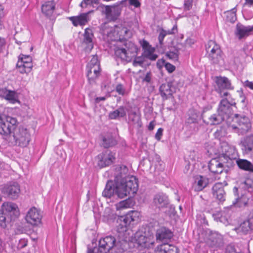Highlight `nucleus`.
<instances>
[{"label": "nucleus", "mask_w": 253, "mask_h": 253, "mask_svg": "<svg viewBox=\"0 0 253 253\" xmlns=\"http://www.w3.org/2000/svg\"><path fill=\"white\" fill-rule=\"evenodd\" d=\"M253 31V25L245 26L240 23L237 24L235 31V35L239 40L247 37Z\"/></svg>", "instance_id": "23"}, {"label": "nucleus", "mask_w": 253, "mask_h": 253, "mask_svg": "<svg viewBox=\"0 0 253 253\" xmlns=\"http://www.w3.org/2000/svg\"><path fill=\"white\" fill-rule=\"evenodd\" d=\"M133 201L132 199L127 198L125 200L122 201L116 205V209L121 210L123 209L129 208L133 205Z\"/></svg>", "instance_id": "43"}, {"label": "nucleus", "mask_w": 253, "mask_h": 253, "mask_svg": "<svg viewBox=\"0 0 253 253\" xmlns=\"http://www.w3.org/2000/svg\"><path fill=\"white\" fill-rule=\"evenodd\" d=\"M114 193L116 194V186H113L112 181H108L102 192V195L106 198H110Z\"/></svg>", "instance_id": "40"}, {"label": "nucleus", "mask_w": 253, "mask_h": 253, "mask_svg": "<svg viewBox=\"0 0 253 253\" xmlns=\"http://www.w3.org/2000/svg\"><path fill=\"white\" fill-rule=\"evenodd\" d=\"M42 215L41 211L35 207L31 208L28 211L25 219L32 225H38L41 223Z\"/></svg>", "instance_id": "14"}, {"label": "nucleus", "mask_w": 253, "mask_h": 253, "mask_svg": "<svg viewBox=\"0 0 253 253\" xmlns=\"http://www.w3.org/2000/svg\"><path fill=\"white\" fill-rule=\"evenodd\" d=\"M55 3L53 1H48L42 4V10L46 16H50L55 9Z\"/></svg>", "instance_id": "36"}, {"label": "nucleus", "mask_w": 253, "mask_h": 253, "mask_svg": "<svg viewBox=\"0 0 253 253\" xmlns=\"http://www.w3.org/2000/svg\"><path fill=\"white\" fill-rule=\"evenodd\" d=\"M163 129L162 128H159L156 134H155V138L158 140H160L161 138V136H162L163 135Z\"/></svg>", "instance_id": "59"}, {"label": "nucleus", "mask_w": 253, "mask_h": 253, "mask_svg": "<svg viewBox=\"0 0 253 253\" xmlns=\"http://www.w3.org/2000/svg\"><path fill=\"white\" fill-rule=\"evenodd\" d=\"M225 253H240L236 251L235 247L231 245H228L226 248Z\"/></svg>", "instance_id": "56"}, {"label": "nucleus", "mask_w": 253, "mask_h": 253, "mask_svg": "<svg viewBox=\"0 0 253 253\" xmlns=\"http://www.w3.org/2000/svg\"><path fill=\"white\" fill-rule=\"evenodd\" d=\"M155 123L154 121H151L148 126V129L149 130H152L154 128Z\"/></svg>", "instance_id": "64"}, {"label": "nucleus", "mask_w": 253, "mask_h": 253, "mask_svg": "<svg viewBox=\"0 0 253 253\" xmlns=\"http://www.w3.org/2000/svg\"><path fill=\"white\" fill-rule=\"evenodd\" d=\"M208 243L212 248H219L223 245V237L221 235L216 232H211L209 235Z\"/></svg>", "instance_id": "25"}, {"label": "nucleus", "mask_w": 253, "mask_h": 253, "mask_svg": "<svg viewBox=\"0 0 253 253\" xmlns=\"http://www.w3.org/2000/svg\"><path fill=\"white\" fill-rule=\"evenodd\" d=\"M11 220L10 216H7L6 214H3L2 212L0 214V226L1 227L5 228L7 223Z\"/></svg>", "instance_id": "48"}, {"label": "nucleus", "mask_w": 253, "mask_h": 253, "mask_svg": "<svg viewBox=\"0 0 253 253\" xmlns=\"http://www.w3.org/2000/svg\"><path fill=\"white\" fill-rule=\"evenodd\" d=\"M98 165L104 168L113 164L115 160L114 154L109 150H106L98 156Z\"/></svg>", "instance_id": "17"}, {"label": "nucleus", "mask_w": 253, "mask_h": 253, "mask_svg": "<svg viewBox=\"0 0 253 253\" xmlns=\"http://www.w3.org/2000/svg\"><path fill=\"white\" fill-rule=\"evenodd\" d=\"M175 87L172 85V83L170 82L163 84L159 87L160 95L164 100L172 97L173 93L175 92Z\"/></svg>", "instance_id": "21"}, {"label": "nucleus", "mask_w": 253, "mask_h": 253, "mask_svg": "<svg viewBox=\"0 0 253 253\" xmlns=\"http://www.w3.org/2000/svg\"><path fill=\"white\" fill-rule=\"evenodd\" d=\"M165 67L166 70L169 73L173 72L175 69V66L169 63H166L165 65Z\"/></svg>", "instance_id": "57"}, {"label": "nucleus", "mask_w": 253, "mask_h": 253, "mask_svg": "<svg viewBox=\"0 0 253 253\" xmlns=\"http://www.w3.org/2000/svg\"><path fill=\"white\" fill-rule=\"evenodd\" d=\"M70 20L75 26L84 25L88 22L87 13H83L78 16L71 17Z\"/></svg>", "instance_id": "32"}, {"label": "nucleus", "mask_w": 253, "mask_h": 253, "mask_svg": "<svg viewBox=\"0 0 253 253\" xmlns=\"http://www.w3.org/2000/svg\"><path fill=\"white\" fill-rule=\"evenodd\" d=\"M114 181L116 186L121 184L123 182L131 175L129 174V170L127 167L125 165L117 166L115 169Z\"/></svg>", "instance_id": "11"}, {"label": "nucleus", "mask_w": 253, "mask_h": 253, "mask_svg": "<svg viewBox=\"0 0 253 253\" xmlns=\"http://www.w3.org/2000/svg\"><path fill=\"white\" fill-rule=\"evenodd\" d=\"M93 37V34L92 31L90 28H86L84 34L83 43L87 45V48L91 50L93 47L92 43V38Z\"/></svg>", "instance_id": "30"}, {"label": "nucleus", "mask_w": 253, "mask_h": 253, "mask_svg": "<svg viewBox=\"0 0 253 253\" xmlns=\"http://www.w3.org/2000/svg\"><path fill=\"white\" fill-rule=\"evenodd\" d=\"M239 231L246 234L253 231V224L251 219H248L242 223L238 228Z\"/></svg>", "instance_id": "38"}, {"label": "nucleus", "mask_w": 253, "mask_h": 253, "mask_svg": "<svg viewBox=\"0 0 253 253\" xmlns=\"http://www.w3.org/2000/svg\"><path fill=\"white\" fill-rule=\"evenodd\" d=\"M92 4L90 0H83L80 3V6L82 8H85L88 5Z\"/></svg>", "instance_id": "58"}, {"label": "nucleus", "mask_w": 253, "mask_h": 253, "mask_svg": "<svg viewBox=\"0 0 253 253\" xmlns=\"http://www.w3.org/2000/svg\"><path fill=\"white\" fill-rule=\"evenodd\" d=\"M225 163L220 157L212 159L209 163V169L213 173H221L224 169Z\"/></svg>", "instance_id": "19"}, {"label": "nucleus", "mask_w": 253, "mask_h": 253, "mask_svg": "<svg viewBox=\"0 0 253 253\" xmlns=\"http://www.w3.org/2000/svg\"><path fill=\"white\" fill-rule=\"evenodd\" d=\"M137 212L132 211L130 213L126 214V216H121L118 220L117 222V231L122 235L127 230V226L132 222L135 220L133 218V215L136 214Z\"/></svg>", "instance_id": "12"}, {"label": "nucleus", "mask_w": 253, "mask_h": 253, "mask_svg": "<svg viewBox=\"0 0 253 253\" xmlns=\"http://www.w3.org/2000/svg\"><path fill=\"white\" fill-rule=\"evenodd\" d=\"M30 140V135L26 128L19 127L15 129L7 142L10 145L26 147Z\"/></svg>", "instance_id": "3"}, {"label": "nucleus", "mask_w": 253, "mask_h": 253, "mask_svg": "<svg viewBox=\"0 0 253 253\" xmlns=\"http://www.w3.org/2000/svg\"><path fill=\"white\" fill-rule=\"evenodd\" d=\"M193 0H185L184 9L185 10H189L192 7Z\"/></svg>", "instance_id": "54"}, {"label": "nucleus", "mask_w": 253, "mask_h": 253, "mask_svg": "<svg viewBox=\"0 0 253 253\" xmlns=\"http://www.w3.org/2000/svg\"><path fill=\"white\" fill-rule=\"evenodd\" d=\"M157 250L161 253H178V250L176 247L170 245L166 247V245H161L157 247Z\"/></svg>", "instance_id": "41"}, {"label": "nucleus", "mask_w": 253, "mask_h": 253, "mask_svg": "<svg viewBox=\"0 0 253 253\" xmlns=\"http://www.w3.org/2000/svg\"><path fill=\"white\" fill-rule=\"evenodd\" d=\"M20 188L18 184L13 182L8 185L5 188V192L9 197L12 199H16L19 196L20 193Z\"/></svg>", "instance_id": "28"}, {"label": "nucleus", "mask_w": 253, "mask_h": 253, "mask_svg": "<svg viewBox=\"0 0 253 253\" xmlns=\"http://www.w3.org/2000/svg\"><path fill=\"white\" fill-rule=\"evenodd\" d=\"M2 212L14 220L19 215V210L16 204L11 202H5L2 205Z\"/></svg>", "instance_id": "16"}, {"label": "nucleus", "mask_w": 253, "mask_h": 253, "mask_svg": "<svg viewBox=\"0 0 253 253\" xmlns=\"http://www.w3.org/2000/svg\"><path fill=\"white\" fill-rule=\"evenodd\" d=\"M16 67L20 73L28 74L32 70L33 64L32 63H24L23 60H18L16 64Z\"/></svg>", "instance_id": "33"}, {"label": "nucleus", "mask_w": 253, "mask_h": 253, "mask_svg": "<svg viewBox=\"0 0 253 253\" xmlns=\"http://www.w3.org/2000/svg\"><path fill=\"white\" fill-rule=\"evenodd\" d=\"M187 123L189 124L195 123L197 122L199 114L194 110H190L188 112Z\"/></svg>", "instance_id": "45"}, {"label": "nucleus", "mask_w": 253, "mask_h": 253, "mask_svg": "<svg viewBox=\"0 0 253 253\" xmlns=\"http://www.w3.org/2000/svg\"><path fill=\"white\" fill-rule=\"evenodd\" d=\"M126 108L124 106H120L117 109L111 112L109 114L110 119H117L119 118H123L126 115Z\"/></svg>", "instance_id": "34"}, {"label": "nucleus", "mask_w": 253, "mask_h": 253, "mask_svg": "<svg viewBox=\"0 0 253 253\" xmlns=\"http://www.w3.org/2000/svg\"><path fill=\"white\" fill-rule=\"evenodd\" d=\"M166 56L169 59L174 61H177L178 59V51L174 49L173 51H169L166 53Z\"/></svg>", "instance_id": "49"}, {"label": "nucleus", "mask_w": 253, "mask_h": 253, "mask_svg": "<svg viewBox=\"0 0 253 253\" xmlns=\"http://www.w3.org/2000/svg\"><path fill=\"white\" fill-rule=\"evenodd\" d=\"M208 179L203 176L199 175L195 177L194 186L197 191H201L208 184Z\"/></svg>", "instance_id": "29"}, {"label": "nucleus", "mask_w": 253, "mask_h": 253, "mask_svg": "<svg viewBox=\"0 0 253 253\" xmlns=\"http://www.w3.org/2000/svg\"><path fill=\"white\" fill-rule=\"evenodd\" d=\"M138 188L137 179L135 176L131 175L122 183L116 186V194L120 198H124L128 194L136 193Z\"/></svg>", "instance_id": "1"}, {"label": "nucleus", "mask_w": 253, "mask_h": 253, "mask_svg": "<svg viewBox=\"0 0 253 253\" xmlns=\"http://www.w3.org/2000/svg\"><path fill=\"white\" fill-rule=\"evenodd\" d=\"M233 122L236 123L231 125V127L234 129H237L238 132L241 134L247 133L251 128L249 119L245 116L235 114Z\"/></svg>", "instance_id": "9"}, {"label": "nucleus", "mask_w": 253, "mask_h": 253, "mask_svg": "<svg viewBox=\"0 0 253 253\" xmlns=\"http://www.w3.org/2000/svg\"><path fill=\"white\" fill-rule=\"evenodd\" d=\"M128 120L133 125L138 128L142 126V124L141 121L140 115L137 114L136 112L130 113L129 114Z\"/></svg>", "instance_id": "37"}, {"label": "nucleus", "mask_w": 253, "mask_h": 253, "mask_svg": "<svg viewBox=\"0 0 253 253\" xmlns=\"http://www.w3.org/2000/svg\"><path fill=\"white\" fill-rule=\"evenodd\" d=\"M141 45L143 49L142 56L143 57L152 61L157 59L158 56L155 53V48L153 47L147 41L143 40Z\"/></svg>", "instance_id": "20"}, {"label": "nucleus", "mask_w": 253, "mask_h": 253, "mask_svg": "<svg viewBox=\"0 0 253 253\" xmlns=\"http://www.w3.org/2000/svg\"><path fill=\"white\" fill-rule=\"evenodd\" d=\"M12 130L9 126L4 122L3 117L0 116V134L2 138L6 142L9 139L10 136L11 135Z\"/></svg>", "instance_id": "26"}, {"label": "nucleus", "mask_w": 253, "mask_h": 253, "mask_svg": "<svg viewBox=\"0 0 253 253\" xmlns=\"http://www.w3.org/2000/svg\"><path fill=\"white\" fill-rule=\"evenodd\" d=\"M203 122L208 125H217L222 123L225 119L218 113L217 114H203L202 115Z\"/></svg>", "instance_id": "24"}, {"label": "nucleus", "mask_w": 253, "mask_h": 253, "mask_svg": "<svg viewBox=\"0 0 253 253\" xmlns=\"http://www.w3.org/2000/svg\"><path fill=\"white\" fill-rule=\"evenodd\" d=\"M250 195L249 192H246L242 195L241 197L237 199V205L239 207L246 206L249 201L248 195Z\"/></svg>", "instance_id": "44"}, {"label": "nucleus", "mask_w": 253, "mask_h": 253, "mask_svg": "<svg viewBox=\"0 0 253 253\" xmlns=\"http://www.w3.org/2000/svg\"><path fill=\"white\" fill-rule=\"evenodd\" d=\"M237 5L231 10H227L224 12V14L226 17V21L231 23H234L237 20Z\"/></svg>", "instance_id": "39"}, {"label": "nucleus", "mask_w": 253, "mask_h": 253, "mask_svg": "<svg viewBox=\"0 0 253 253\" xmlns=\"http://www.w3.org/2000/svg\"><path fill=\"white\" fill-rule=\"evenodd\" d=\"M144 58L145 57H143L142 56L135 57L133 61V65L134 66H142L144 62Z\"/></svg>", "instance_id": "52"}, {"label": "nucleus", "mask_w": 253, "mask_h": 253, "mask_svg": "<svg viewBox=\"0 0 253 253\" xmlns=\"http://www.w3.org/2000/svg\"><path fill=\"white\" fill-rule=\"evenodd\" d=\"M4 120V122L7 124L11 129L14 131L15 129V126L17 124V121L15 118H13L10 116H1Z\"/></svg>", "instance_id": "46"}, {"label": "nucleus", "mask_w": 253, "mask_h": 253, "mask_svg": "<svg viewBox=\"0 0 253 253\" xmlns=\"http://www.w3.org/2000/svg\"><path fill=\"white\" fill-rule=\"evenodd\" d=\"M222 213L221 212H217L214 214H213V217H214V219L216 220L217 221H222Z\"/></svg>", "instance_id": "60"}, {"label": "nucleus", "mask_w": 253, "mask_h": 253, "mask_svg": "<svg viewBox=\"0 0 253 253\" xmlns=\"http://www.w3.org/2000/svg\"><path fill=\"white\" fill-rule=\"evenodd\" d=\"M216 83L219 87L218 89H217V91L221 90V89H233V87L231 86L230 81L226 77H217Z\"/></svg>", "instance_id": "31"}, {"label": "nucleus", "mask_w": 253, "mask_h": 253, "mask_svg": "<svg viewBox=\"0 0 253 253\" xmlns=\"http://www.w3.org/2000/svg\"><path fill=\"white\" fill-rule=\"evenodd\" d=\"M172 236L173 233L171 231L165 227L159 228L156 234L157 241L164 243V245H165Z\"/></svg>", "instance_id": "22"}, {"label": "nucleus", "mask_w": 253, "mask_h": 253, "mask_svg": "<svg viewBox=\"0 0 253 253\" xmlns=\"http://www.w3.org/2000/svg\"><path fill=\"white\" fill-rule=\"evenodd\" d=\"M226 185V183L217 182L215 183L212 187L213 196L220 203H223L226 200V193L224 189V186Z\"/></svg>", "instance_id": "18"}, {"label": "nucleus", "mask_w": 253, "mask_h": 253, "mask_svg": "<svg viewBox=\"0 0 253 253\" xmlns=\"http://www.w3.org/2000/svg\"><path fill=\"white\" fill-rule=\"evenodd\" d=\"M7 100L14 102L16 100V93L14 91L8 90L5 94Z\"/></svg>", "instance_id": "51"}, {"label": "nucleus", "mask_w": 253, "mask_h": 253, "mask_svg": "<svg viewBox=\"0 0 253 253\" xmlns=\"http://www.w3.org/2000/svg\"><path fill=\"white\" fill-rule=\"evenodd\" d=\"M218 93L222 99L219 103L217 111L221 116L224 117L225 120L231 114L232 106H235L236 102L228 91L220 90L218 91Z\"/></svg>", "instance_id": "2"}, {"label": "nucleus", "mask_w": 253, "mask_h": 253, "mask_svg": "<svg viewBox=\"0 0 253 253\" xmlns=\"http://www.w3.org/2000/svg\"><path fill=\"white\" fill-rule=\"evenodd\" d=\"M28 243V240L26 239H21L19 241V243L17 245L18 249H23L27 246Z\"/></svg>", "instance_id": "55"}, {"label": "nucleus", "mask_w": 253, "mask_h": 253, "mask_svg": "<svg viewBox=\"0 0 253 253\" xmlns=\"http://www.w3.org/2000/svg\"><path fill=\"white\" fill-rule=\"evenodd\" d=\"M154 203L159 209L169 207L170 213L167 211H166L165 212L169 216L174 213V208L169 205L168 197L164 193L156 194L154 198Z\"/></svg>", "instance_id": "10"}, {"label": "nucleus", "mask_w": 253, "mask_h": 253, "mask_svg": "<svg viewBox=\"0 0 253 253\" xmlns=\"http://www.w3.org/2000/svg\"><path fill=\"white\" fill-rule=\"evenodd\" d=\"M151 80V74L150 72H148L146 74V76L143 79V81L147 82V83H149V82H150Z\"/></svg>", "instance_id": "62"}, {"label": "nucleus", "mask_w": 253, "mask_h": 253, "mask_svg": "<svg viewBox=\"0 0 253 253\" xmlns=\"http://www.w3.org/2000/svg\"><path fill=\"white\" fill-rule=\"evenodd\" d=\"M176 29H177V26H174L172 28L171 31H169L168 32H167L166 31L162 29L160 33L159 34V37H158V40H159L160 44L161 45L163 44V40L167 34H171L173 33L174 32H173V31H174L175 29L176 30Z\"/></svg>", "instance_id": "47"}, {"label": "nucleus", "mask_w": 253, "mask_h": 253, "mask_svg": "<svg viewBox=\"0 0 253 253\" xmlns=\"http://www.w3.org/2000/svg\"><path fill=\"white\" fill-rule=\"evenodd\" d=\"M152 236H147L145 233L142 231L136 232L134 235V240L139 246L144 248H149L150 245H153L154 242L152 241Z\"/></svg>", "instance_id": "15"}, {"label": "nucleus", "mask_w": 253, "mask_h": 253, "mask_svg": "<svg viewBox=\"0 0 253 253\" xmlns=\"http://www.w3.org/2000/svg\"><path fill=\"white\" fill-rule=\"evenodd\" d=\"M86 70L89 83L92 84L100 74V64L96 55L93 56L87 65Z\"/></svg>", "instance_id": "7"}, {"label": "nucleus", "mask_w": 253, "mask_h": 253, "mask_svg": "<svg viewBox=\"0 0 253 253\" xmlns=\"http://www.w3.org/2000/svg\"><path fill=\"white\" fill-rule=\"evenodd\" d=\"M116 141L111 135H107L102 137V145L105 148L114 146Z\"/></svg>", "instance_id": "42"}, {"label": "nucleus", "mask_w": 253, "mask_h": 253, "mask_svg": "<svg viewBox=\"0 0 253 253\" xmlns=\"http://www.w3.org/2000/svg\"><path fill=\"white\" fill-rule=\"evenodd\" d=\"M18 60H23L24 63H32V58L30 56L22 54H21L19 56Z\"/></svg>", "instance_id": "53"}, {"label": "nucleus", "mask_w": 253, "mask_h": 253, "mask_svg": "<svg viewBox=\"0 0 253 253\" xmlns=\"http://www.w3.org/2000/svg\"><path fill=\"white\" fill-rule=\"evenodd\" d=\"M244 86L253 90V82L246 81L244 83Z\"/></svg>", "instance_id": "63"}, {"label": "nucleus", "mask_w": 253, "mask_h": 253, "mask_svg": "<svg viewBox=\"0 0 253 253\" xmlns=\"http://www.w3.org/2000/svg\"><path fill=\"white\" fill-rule=\"evenodd\" d=\"M126 0H122L119 3L112 5H105L101 4L97 7V9L100 11L102 15H105V18L108 21H115L118 19L121 15L122 11V5Z\"/></svg>", "instance_id": "4"}, {"label": "nucleus", "mask_w": 253, "mask_h": 253, "mask_svg": "<svg viewBox=\"0 0 253 253\" xmlns=\"http://www.w3.org/2000/svg\"><path fill=\"white\" fill-rule=\"evenodd\" d=\"M116 239L113 236H106L99 240L97 251L100 253H107L114 247Z\"/></svg>", "instance_id": "13"}, {"label": "nucleus", "mask_w": 253, "mask_h": 253, "mask_svg": "<svg viewBox=\"0 0 253 253\" xmlns=\"http://www.w3.org/2000/svg\"><path fill=\"white\" fill-rule=\"evenodd\" d=\"M241 144L244 154H253V137L248 136L246 137L241 142Z\"/></svg>", "instance_id": "27"}, {"label": "nucleus", "mask_w": 253, "mask_h": 253, "mask_svg": "<svg viewBox=\"0 0 253 253\" xmlns=\"http://www.w3.org/2000/svg\"><path fill=\"white\" fill-rule=\"evenodd\" d=\"M130 5H133L135 7H138L140 5V3L138 0H128Z\"/></svg>", "instance_id": "61"}, {"label": "nucleus", "mask_w": 253, "mask_h": 253, "mask_svg": "<svg viewBox=\"0 0 253 253\" xmlns=\"http://www.w3.org/2000/svg\"><path fill=\"white\" fill-rule=\"evenodd\" d=\"M207 52L209 54V58L214 64H221L223 63L222 52L218 44L213 41H210L206 45Z\"/></svg>", "instance_id": "6"}, {"label": "nucleus", "mask_w": 253, "mask_h": 253, "mask_svg": "<svg viewBox=\"0 0 253 253\" xmlns=\"http://www.w3.org/2000/svg\"><path fill=\"white\" fill-rule=\"evenodd\" d=\"M115 90L116 92L120 95L122 96L127 94L125 87L122 84H118L116 85Z\"/></svg>", "instance_id": "50"}, {"label": "nucleus", "mask_w": 253, "mask_h": 253, "mask_svg": "<svg viewBox=\"0 0 253 253\" xmlns=\"http://www.w3.org/2000/svg\"><path fill=\"white\" fill-rule=\"evenodd\" d=\"M219 154L221 155L220 157L230 164H232L233 160L236 159L237 156L235 147L226 142H222L220 143Z\"/></svg>", "instance_id": "8"}, {"label": "nucleus", "mask_w": 253, "mask_h": 253, "mask_svg": "<svg viewBox=\"0 0 253 253\" xmlns=\"http://www.w3.org/2000/svg\"><path fill=\"white\" fill-rule=\"evenodd\" d=\"M137 51V47L134 43L128 42L125 43L124 47L116 48L115 54L116 57L120 58L121 60L129 62L136 56Z\"/></svg>", "instance_id": "5"}, {"label": "nucleus", "mask_w": 253, "mask_h": 253, "mask_svg": "<svg viewBox=\"0 0 253 253\" xmlns=\"http://www.w3.org/2000/svg\"><path fill=\"white\" fill-rule=\"evenodd\" d=\"M236 163L240 169L253 172V164L250 161L245 159H238Z\"/></svg>", "instance_id": "35"}]
</instances>
